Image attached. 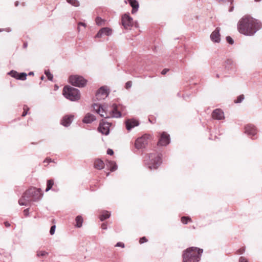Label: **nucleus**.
Listing matches in <instances>:
<instances>
[{"instance_id":"obj_31","label":"nucleus","mask_w":262,"mask_h":262,"mask_svg":"<svg viewBox=\"0 0 262 262\" xmlns=\"http://www.w3.org/2000/svg\"><path fill=\"white\" fill-rule=\"evenodd\" d=\"M188 221H190V222L191 221V219L189 217H188V216H183V217H182V218H181V222L184 224H187Z\"/></svg>"},{"instance_id":"obj_24","label":"nucleus","mask_w":262,"mask_h":262,"mask_svg":"<svg viewBox=\"0 0 262 262\" xmlns=\"http://www.w3.org/2000/svg\"><path fill=\"white\" fill-rule=\"evenodd\" d=\"M111 213L107 211H104L100 216L101 221H103L110 217Z\"/></svg>"},{"instance_id":"obj_1","label":"nucleus","mask_w":262,"mask_h":262,"mask_svg":"<svg viewBox=\"0 0 262 262\" xmlns=\"http://www.w3.org/2000/svg\"><path fill=\"white\" fill-rule=\"evenodd\" d=\"M262 28L261 21L250 16H245L239 21L238 30L246 36H253Z\"/></svg>"},{"instance_id":"obj_17","label":"nucleus","mask_w":262,"mask_h":262,"mask_svg":"<svg viewBox=\"0 0 262 262\" xmlns=\"http://www.w3.org/2000/svg\"><path fill=\"white\" fill-rule=\"evenodd\" d=\"M73 118V115H66L62 118L61 124L66 127L69 126L72 123Z\"/></svg>"},{"instance_id":"obj_45","label":"nucleus","mask_w":262,"mask_h":262,"mask_svg":"<svg viewBox=\"0 0 262 262\" xmlns=\"http://www.w3.org/2000/svg\"><path fill=\"white\" fill-rule=\"evenodd\" d=\"M29 209L28 208H27L26 209L24 210V213L25 214V216H28L29 215Z\"/></svg>"},{"instance_id":"obj_30","label":"nucleus","mask_w":262,"mask_h":262,"mask_svg":"<svg viewBox=\"0 0 262 262\" xmlns=\"http://www.w3.org/2000/svg\"><path fill=\"white\" fill-rule=\"evenodd\" d=\"M45 75L47 76V77H48V79L50 81H52V80H53V75L50 73V72L49 71V70H45Z\"/></svg>"},{"instance_id":"obj_23","label":"nucleus","mask_w":262,"mask_h":262,"mask_svg":"<svg viewBox=\"0 0 262 262\" xmlns=\"http://www.w3.org/2000/svg\"><path fill=\"white\" fill-rule=\"evenodd\" d=\"M106 166L110 168L111 171H114L117 169V165L116 163L112 161H109L106 163Z\"/></svg>"},{"instance_id":"obj_56","label":"nucleus","mask_w":262,"mask_h":262,"mask_svg":"<svg viewBox=\"0 0 262 262\" xmlns=\"http://www.w3.org/2000/svg\"><path fill=\"white\" fill-rule=\"evenodd\" d=\"M216 77H217V78H219V75L218 74H217L216 75Z\"/></svg>"},{"instance_id":"obj_26","label":"nucleus","mask_w":262,"mask_h":262,"mask_svg":"<svg viewBox=\"0 0 262 262\" xmlns=\"http://www.w3.org/2000/svg\"><path fill=\"white\" fill-rule=\"evenodd\" d=\"M54 185V181L53 180L50 179L47 181V188L46 189V191L48 192L52 188Z\"/></svg>"},{"instance_id":"obj_4","label":"nucleus","mask_w":262,"mask_h":262,"mask_svg":"<svg viewBox=\"0 0 262 262\" xmlns=\"http://www.w3.org/2000/svg\"><path fill=\"white\" fill-rule=\"evenodd\" d=\"M93 107L94 110L102 117L119 118L121 116V112L118 110L117 105L115 103L112 104L111 110L108 112L106 111L100 104H94Z\"/></svg>"},{"instance_id":"obj_16","label":"nucleus","mask_w":262,"mask_h":262,"mask_svg":"<svg viewBox=\"0 0 262 262\" xmlns=\"http://www.w3.org/2000/svg\"><path fill=\"white\" fill-rule=\"evenodd\" d=\"M245 133L251 136H254L256 134V129L253 125L248 124L245 127Z\"/></svg>"},{"instance_id":"obj_52","label":"nucleus","mask_w":262,"mask_h":262,"mask_svg":"<svg viewBox=\"0 0 262 262\" xmlns=\"http://www.w3.org/2000/svg\"><path fill=\"white\" fill-rule=\"evenodd\" d=\"M18 4H19V2H16L15 3V6L16 7H17V6L18 5Z\"/></svg>"},{"instance_id":"obj_41","label":"nucleus","mask_w":262,"mask_h":262,"mask_svg":"<svg viewBox=\"0 0 262 262\" xmlns=\"http://www.w3.org/2000/svg\"><path fill=\"white\" fill-rule=\"evenodd\" d=\"M239 262H248V261L246 258L242 256L239 258Z\"/></svg>"},{"instance_id":"obj_43","label":"nucleus","mask_w":262,"mask_h":262,"mask_svg":"<svg viewBox=\"0 0 262 262\" xmlns=\"http://www.w3.org/2000/svg\"><path fill=\"white\" fill-rule=\"evenodd\" d=\"M107 154L109 155H113L114 154V151L111 149H108L107 150Z\"/></svg>"},{"instance_id":"obj_42","label":"nucleus","mask_w":262,"mask_h":262,"mask_svg":"<svg viewBox=\"0 0 262 262\" xmlns=\"http://www.w3.org/2000/svg\"><path fill=\"white\" fill-rule=\"evenodd\" d=\"M245 248L244 247L241 248L240 249L238 250V253L239 254H242L245 252Z\"/></svg>"},{"instance_id":"obj_46","label":"nucleus","mask_w":262,"mask_h":262,"mask_svg":"<svg viewBox=\"0 0 262 262\" xmlns=\"http://www.w3.org/2000/svg\"><path fill=\"white\" fill-rule=\"evenodd\" d=\"M101 228L102 229L106 230L107 229V225L105 223H103L101 225Z\"/></svg>"},{"instance_id":"obj_11","label":"nucleus","mask_w":262,"mask_h":262,"mask_svg":"<svg viewBox=\"0 0 262 262\" xmlns=\"http://www.w3.org/2000/svg\"><path fill=\"white\" fill-rule=\"evenodd\" d=\"M122 24L125 29H129L133 25V19L127 14L122 17Z\"/></svg>"},{"instance_id":"obj_25","label":"nucleus","mask_w":262,"mask_h":262,"mask_svg":"<svg viewBox=\"0 0 262 262\" xmlns=\"http://www.w3.org/2000/svg\"><path fill=\"white\" fill-rule=\"evenodd\" d=\"M75 221L76 222V227L78 228H80L82 225L83 223V219L81 216L78 215L76 217Z\"/></svg>"},{"instance_id":"obj_5","label":"nucleus","mask_w":262,"mask_h":262,"mask_svg":"<svg viewBox=\"0 0 262 262\" xmlns=\"http://www.w3.org/2000/svg\"><path fill=\"white\" fill-rule=\"evenodd\" d=\"M202 253L203 249L193 247L189 248L183 252V262H199Z\"/></svg>"},{"instance_id":"obj_29","label":"nucleus","mask_w":262,"mask_h":262,"mask_svg":"<svg viewBox=\"0 0 262 262\" xmlns=\"http://www.w3.org/2000/svg\"><path fill=\"white\" fill-rule=\"evenodd\" d=\"M18 73L14 70H11L8 73V75L17 79Z\"/></svg>"},{"instance_id":"obj_37","label":"nucleus","mask_w":262,"mask_h":262,"mask_svg":"<svg viewBox=\"0 0 262 262\" xmlns=\"http://www.w3.org/2000/svg\"><path fill=\"white\" fill-rule=\"evenodd\" d=\"M147 241V239L145 237H142L140 239L139 242L141 244L145 243Z\"/></svg>"},{"instance_id":"obj_38","label":"nucleus","mask_w":262,"mask_h":262,"mask_svg":"<svg viewBox=\"0 0 262 262\" xmlns=\"http://www.w3.org/2000/svg\"><path fill=\"white\" fill-rule=\"evenodd\" d=\"M132 85V83L131 81H127L125 84V88L128 89L130 88Z\"/></svg>"},{"instance_id":"obj_21","label":"nucleus","mask_w":262,"mask_h":262,"mask_svg":"<svg viewBox=\"0 0 262 262\" xmlns=\"http://www.w3.org/2000/svg\"><path fill=\"white\" fill-rule=\"evenodd\" d=\"M129 3L132 7V13H136L139 8V3L136 0H129Z\"/></svg>"},{"instance_id":"obj_14","label":"nucleus","mask_w":262,"mask_h":262,"mask_svg":"<svg viewBox=\"0 0 262 262\" xmlns=\"http://www.w3.org/2000/svg\"><path fill=\"white\" fill-rule=\"evenodd\" d=\"M112 34V30L108 27H104L101 28L96 34L95 37L96 38H100L102 36H110Z\"/></svg>"},{"instance_id":"obj_55","label":"nucleus","mask_w":262,"mask_h":262,"mask_svg":"<svg viewBox=\"0 0 262 262\" xmlns=\"http://www.w3.org/2000/svg\"><path fill=\"white\" fill-rule=\"evenodd\" d=\"M40 79H41V80H43V79H44V76H42L41 77Z\"/></svg>"},{"instance_id":"obj_10","label":"nucleus","mask_w":262,"mask_h":262,"mask_svg":"<svg viewBox=\"0 0 262 262\" xmlns=\"http://www.w3.org/2000/svg\"><path fill=\"white\" fill-rule=\"evenodd\" d=\"M109 94V92L106 86H101L96 94V98L98 100H101L106 98Z\"/></svg>"},{"instance_id":"obj_33","label":"nucleus","mask_w":262,"mask_h":262,"mask_svg":"<svg viewBox=\"0 0 262 262\" xmlns=\"http://www.w3.org/2000/svg\"><path fill=\"white\" fill-rule=\"evenodd\" d=\"M244 99V95H241L237 97V99L234 100V102L236 103H241Z\"/></svg>"},{"instance_id":"obj_9","label":"nucleus","mask_w":262,"mask_h":262,"mask_svg":"<svg viewBox=\"0 0 262 262\" xmlns=\"http://www.w3.org/2000/svg\"><path fill=\"white\" fill-rule=\"evenodd\" d=\"M111 123L105 122L103 119L100 122L98 130L102 134L107 135L110 133V127Z\"/></svg>"},{"instance_id":"obj_58","label":"nucleus","mask_w":262,"mask_h":262,"mask_svg":"<svg viewBox=\"0 0 262 262\" xmlns=\"http://www.w3.org/2000/svg\"><path fill=\"white\" fill-rule=\"evenodd\" d=\"M54 221H55L54 220H53L52 222L54 223Z\"/></svg>"},{"instance_id":"obj_27","label":"nucleus","mask_w":262,"mask_h":262,"mask_svg":"<svg viewBox=\"0 0 262 262\" xmlns=\"http://www.w3.org/2000/svg\"><path fill=\"white\" fill-rule=\"evenodd\" d=\"M67 2L74 7H78L80 5L79 1L77 0H67Z\"/></svg>"},{"instance_id":"obj_53","label":"nucleus","mask_w":262,"mask_h":262,"mask_svg":"<svg viewBox=\"0 0 262 262\" xmlns=\"http://www.w3.org/2000/svg\"><path fill=\"white\" fill-rule=\"evenodd\" d=\"M23 46H24V48H26L27 47V43H24Z\"/></svg>"},{"instance_id":"obj_39","label":"nucleus","mask_w":262,"mask_h":262,"mask_svg":"<svg viewBox=\"0 0 262 262\" xmlns=\"http://www.w3.org/2000/svg\"><path fill=\"white\" fill-rule=\"evenodd\" d=\"M26 107H27L26 110L25 107L24 108V111L22 114L23 117H25L27 114L28 111L29 110V108H28L27 106H26Z\"/></svg>"},{"instance_id":"obj_8","label":"nucleus","mask_w":262,"mask_h":262,"mask_svg":"<svg viewBox=\"0 0 262 262\" xmlns=\"http://www.w3.org/2000/svg\"><path fill=\"white\" fill-rule=\"evenodd\" d=\"M149 137V135L144 134L142 136L138 138L135 143V147L138 149L145 148L148 144Z\"/></svg>"},{"instance_id":"obj_48","label":"nucleus","mask_w":262,"mask_h":262,"mask_svg":"<svg viewBox=\"0 0 262 262\" xmlns=\"http://www.w3.org/2000/svg\"><path fill=\"white\" fill-rule=\"evenodd\" d=\"M52 161H51V159H46L43 162L44 163H49L50 162H51Z\"/></svg>"},{"instance_id":"obj_57","label":"nucleus","mask_w":262,"mask_h":262,"mask_svg":"<svg viewBox=\"0 0 262 262\" xmlns=\"http://www.w3.org/2000/svg\"><path fill=\"white\" fill-rule=\"evenodd\" d=\"M4 31V30L0 29V32Z\"/></svg>"},{"instance_id":"obj_47","label":"nucleus","mask_w":262,"mask_h":262,"mask_svg":"<svg viewBox=\"0 0 262 262\" xmlns=\"http://www.w3.org/2000/svg\"><path fill=\"white\" fill-rule=\"evenodd\" d=\"M2 30H4V31H5L6 32H10L12 31L11 29L10 28H6V29H3Z\"/></svg>"},{"instance_id":"obj_35","label":"nucleus","mask_w":262,"mask_h":262,"mask_svg":"<svg viewBox=\"0 0 262 262\" xmlns=\"http://www.w3.org/2000/svg\"><path fill=\"white\" fill-rule=\"evenodd\" d=\"M226 40L230 45L234 43L233 39L229 36L226 37Z\"/></svg>"},{"instance_id":"obj_12","label":"nucleus","mask_w":262,"mask_h":262,"mask_svg":"<svg viewBox=\"0 0 262 262\" xmlns=\"http://www.w3.org/2000/svg\"><path fill=\"white\" fill-rule=\"evenodd\" d=\"M170 143L169 135L165 132H163L158 141V145L160 146H166Z\"/></svg>"},{"instance_id":"obj_20","label":"nucleus","mask_w":262,"mask_h":262,"mask_svg":"<svg viewBox=\"0 0 262 262\" xmlns=\"http://www.w3.org/2000/svg\"><path fill=\"white\" fill-rule=\"evenodd\" d=\"M225 69L228 71H233L235 69V64L231 59H227L225 64Z\"/></svg>"},{"instance_id":"obj_19","label":"nucleus","mask_w":262,"mask_h":262,"mask_svg":"<svg viewBox=\"0 0 262 262\" xmlns=\"http://www.w3.org/2000/svg\"><path fill=\"white\" fill-rule=\"evenodd\" d=\"M96 119V118L94 115L91 113H88L85 115L82 121L85 123H91Z\"/></svg>"},{"instance_id":"obj_13","label":"nucleus","mask_w":262,"mask_h":262,"mask_svg":"<svg viewBox=\"0 0 262 262\" xmlns=\"http://www.w3.org/2000/svg\"><path fill=\"white\" fill-rule=\"evenodd\" d=\"M139 124V121L134 118L128 119L125 121L126 128L128 131L135 127L138 126Z\"/></svg>"},{"instance_id":"obj_7","label":"nucleus","mask_w":262,"mask_h":262,"mask_svg":"<svg viewBox=\"0 0 262 262\" xmlns=\"http://www.w3.org/2000/svg\"><path fill=\"white\" fill-rule=\"evenodd\" d=\"M69 81L72 85L79 88L84 87L87 82V80L82 76L77 75L70 76Z\"/></svg>"},{"instance_id":"obj_40","label":"nucleus","mask_w":262,"mask_h":262,"mask_svg":"<svg viewBox=\"0 0 262 262\" xmlns=\"http://www.w3.org/2000/svg\"><path fill=\"white\" fill-rule=\"evenodd\" d=\"M115 246L116 247H122V248H124V244L123 243L118 242V243H117L116 244Z\"/></svg>"},{"instance_id":"obj_50","label":"nucleus","mask_w":262,"mask_h":262,"mask_svg":"<svg viewBox=\"0 0 262 262\" xmlns=\"http://www.w3.org/2000/svg\"><path fill=\"white\" fill-rule=\"evenodd\" d=\"M4 224L6 227H9L10 226V224L8 222H5Z\"/></svg>"},{"instance_id":"obj_49","label":"nucleus","mask_w":262,"mask_h":262,"mask_svg":"<svg viewBox=\"0 0 262 262\" xmlns=\"http://www.w3.org/2000/svg\"><path fill=\"white\" fill-rule=\"evenodd\" d=\"M78 26H83L84 27H86V24L84 23H82V22H79L78 23Z\"/></svg>"},{"instance_id":"obj_15","label":"nucleus","mask_w":262,"mask_h":262,"mask_svg":"<svg viewBox=\"0 0 262 262\" xmlns=\"http://www.w3.org/2000/svg\"><path fill=\"white\" fill-rule=\"evenodd\" d=\"M220 29L216 28L210 35V39L212 41L215 43H219L221 41V35L220 34Z\"/></svg>"},{"instance_id":"obj_6","label":"nucleus","mask_w":262,"mask_h":262,"mask_svg":"<svg viewBox=\"0 0 262 262\" xmlns=\"http://www.w3.org/2000/svg\"><path fill=\"white\" fill-rule=\"evenodd\" d=\"M63 95L65 98L72 101L78 100L80 98L79 91L77 89L69 85L65 86L63 88Z\"/></svg>"},{"instance_id":"obj_44","label":"nucleus","mask_w":262,"mask_h":262,"mask_svg":"<svg viewBox=\"0 0 262 262\" xmlns=\"http://www.w3.org/2000/svg\"><path fill=\"white\" fill-rule=\"evenodd\" d=\"M168 71H169V69H163L162 71L161 74L162 75H165V74H166L167 73Z\"/></svg>"},{"instance_id":"obj_36","label":"nucleus","mask_w":262,"mask_h":262,"mask_svg":"<svg viewBox=\"0 0 262 262\" xmlns=\"http://www.w3.org/2000/svg\"><path fill=\"white\" fill-rule=\"evenodd\" d=\"M55 229H56V226L55 225L51 226L50 230V233L51 235H53L54 234Z\"/></svg>"},{"instance_id":"obj_32","label":"nucleus","mask_w":262,"mask_h":262,"mask_svg":"<svg viewBox=\"0 0 262 262\" xmlns=\"http://www.w3.org/2000/svg\"><path fill=\"white\" fill-rule=\"evenodd\" d=\"M48 254V253L45 251H38L37 252V256L38 257H43Z\"/></svg>"},{"instance_id":"obj_54","label":"nucleus","mask_w":262,"mask_h":262,"mask_svg":"<svg viewBox=\"0 0 262 262\" xmlns=\"http://www.w3.org/2000/svg\"><path fill=\"white\" fill-rule=\"evenodd\" d=\"M233 7H232L230 9L229 11H230V12H231V11H233Z\"/></svg>"},{"instance_id":"obj_2","label":"nucleus","mask_w":262,"mask_h":262,"mask_svg":"<svg viewBox=\"0 0 262 262\" xmlns=\"http://www.w3.org/2000/svg\"><path fill=\"white\" fill-rule=\"evenodd\" d=\"M42 196V193L40 188L31 187L24 192L18 203L20 206H28L32 202L39 201Z\"/></svg>"},{"instance_id":"obj_18","label":"nucleus","mask_w":262,"mask_h":262,"mask_svg":"<svg viewBox=\"0 0 262 262\" xmlns=\"http://www.w3.org/2000/svg\"><path fill=\"white\" fill-rule=\"evenodd\" d=\"M212 116L214 119L221 120L224 118V112L220 109H216L213 111Z\"/></svg>"},{"instance_id":"obj_34","label":"nucleus","mask_w":262,"mask_h":262,"mask_svg":"<svg viewBox=\"0 0 262 262\" xmlns=\"http://www.w3.org/2000/svg\"><path fill=\"white\" fill-rule=\"evenodd\" d=\"M96 23L98 26H101L103 23V20L100 17H97L95 19Z\"/></svg>"},{"instance_id":"obj_28","label":"nucleus","mask_w":262,"mask_h":262,"mask_svg":"<svg viewBox=\"0 0 262 262\" xmlns=\"http://www.w3.org/2000/svg\"><path fill=\"white\" fill-rule=\"evenodd\" d=\"M27 75L25 73H20L18 74L17 79L20 80H25L27 79Z\"/></svg>"},{"instance_id":"obj_22","label":"nucleus","mask_w":262,"mask_h":262,"mask_svg":"<svg viewBox=\"0 0 262 262\" xmlns=\"http://www.w3.org/2000/svg\"><path fill=\"white\" fill-rule=\"evenodd\" d=\"M104 163L101 160L97 159L94 163V167L98 169H102L104 167Z\"/></svg>"},{"instance_id":"obj_3","label":"nucleus","mask_w":262,"mask_h":262,"mask_svg":"<svg viewBox=\"0 0 262 262\" xmlns=\"http://www.w3.org/2000/svg\"><path fill=\"white\" fill-rule=\"evenodd\" d=\"M144 163L150 170L157 169L162 163V154L157 151L147 154L144 157Z\"/></svg>"},{"instance_id":"obj_51","label":"nucleus","mask_w":262,"mask_h":262,"mask_svg":"<svg viewBox=\"0 0 262 262\" xmlns=\"http://www.w3.org/2000/svg\"><path fill=\"white\" fill-rule=\"evenodd\" d=\"M28 75H30V76L34 75V72H30L28 73Z\"/></svg>"}]
</instances>
